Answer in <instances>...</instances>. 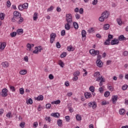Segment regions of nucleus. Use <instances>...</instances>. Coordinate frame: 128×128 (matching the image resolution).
<instances>
[{
	"mask_svg": "<svg viewBox=\"0 0 128 128\" xmlns=\"http://www.w3.org/2000/svg\"><path fill=\"white\" fill-rule=\"evenodd\" d=\"M110 44L112 46L118 44H120V40L115 38L114 40H112Z\"/></svg>",
	"mask_w": 128,
	"mask_h": 128,
	"instance_id": "nucleus-8",
	"label": "nucleus"
},
{
	"mask_svg": "<svg viewBox=\"0 0 128 128\" xmlns=\"http://www.w3.org/2000/svg\"><path fill=\"white\" fill-rule=\"evenodd\" d=\"M56 33H52L50 35V43L54 44V42L56 40Z\"/></svg>",
	"mask_w": 128,
	"mask_h": 128,
	"instance_id": "nucleus-4",
	"label": "nucleus"
},
{
	"mask_svg": "<svg viewBox=\"0 0 128 128\" xmlns=\"http://www.w3.org/2000/svg\"><path fill=\"white\" fill-rule=\"evenodd\" d=\"M19 90L20 94H24V88H20Z\"/></svg>",
	"mask_w": 128,
	"mask_h": 128,
	"instance_id": "nucleus-44",
	"label": "nucleus"
},
{
	"mask_svg": "<svg viewBox=\"0 0 128 128\" xmlns=\"http://www.w3.org/2000/svg\"><path fill=\"white\" fill-rule=\"evenodd\" d=\"M104 20H106V18L102 16L99 18L100 22H104Z\"/></svg>",
	"mask_w": 128,
	"mask_h": 128,
	"instance_id": "nucleus-50",
	"label": "nucleus"
},
{
	"mask_svg": "<svg viewBox=\"0 0 128 128\" xmlns=\"http://www.w3.org/2000/svg\"><path fill=\"white\" fill-rule=\"evenodd\" d=\"M38 12H34V14L33 16V20L34 22H36V20H38Z\"/></svg>",
	"mask_w": 128,
	"mask_h": 128,
	"instance_id": "nucleus-18",
	"label": "nucleus"
},
{
	"mask_svg": "<svg viewBox=\"0 0 128 128\" xmlns=\"http://www.w3.org/2000/svg\"><path fill=\"white\" fill-rule=\"evenodd\" d=\"M108 88L110 92H112V90H114V88H112V86H108Z\"/></svg>",
	"mask_w": 128,
	"mask_h": 128,
	"instance_id": "nucleus-62",
	"label": "nucleus"
},
{
	"mask_svg": "<svg viewBox=\"0 0 128 128\" xmlns=\"http://www.w3.org/2000/svg\"><path fill=\"white\" fill-rule=\"evenodd\" d=\"M119 114H121L122 116H124L126 114V110H124V108L120 109L119 111Z\"/></svg>",
	"mask_w": 128,
	"mask_h": 128,
	"instance_id": "nucleus-21",
	"label": "nucleus"
},
{
	"mask_svg": "<svg viewBox=\"0 0 128 128\" xmlns=\"http://www.w3.org/2000/svg\"><path fill=\"white\" fill-rule=\"evenodd\" d=\"M50 108H52L50 104H46V108L50 109Z\"/></svg>",
	"mask_w": 128,
	"mask_h": 128,
	"instance_id": "nucleus-56",
	"label": "nucleus"
},
{
	"mask_svg": "<svg viewBox=\"0 0 128 128\" xmlns=\"http://www.w3.org/2000/svg\"><path fill=\"white\" fill-rule=\"evenodd\" d=\"M116 22L119 26H122V20L121 18H117Z\"/></svg>",
	"mask_w": 128,
	"mask_h": 128,
	"instance_id": "nucleus-24",
	"label": "nucleus"
},
{
	"mask_svg": "<svg viewBox=\"0 0 128 128\" xmlns=\"http://www.w3.org/2000/svg\"><path fill=\"white\" fill-rule=\"evenodd\" d=\"M26 104H32V98H29L28 100L26 101Z\"/></svg>",
	"mask_w": 128,
	"mask_h": 128,
	"instance_id": "nucleus-37",
	"label": "nucleus"
},
{
	"mask_svg": "<svg viewBox=\"0 0 128 128\" xmlns=\"http://www.w3.org/2000/svg\"><path fill=\"white\" fill-rule=\"evenodd\" d=\"M17 34H24V30L20 28V29H18L17 30Z\"/></svg>",
	"mask_w": 128,
	"mask_h": 128,
	"instance_id": "nucleus-36",
	"label": "nucleus"
},
{
	"mask_svg": "<svg viewBox=\"0 0 128 128\" xmlns=\"http://www.w3.org/2000/svg\"><path fill=\"white\" fill-rule=\"evenodd\" d=\"M61 36H66V30H62V31L61 32Z\"/></svg>",
	"mask_w": 128,
	"mask_h": 128,
	"instance_id": "nucleus-59",
	"label": "nucleus"
},
{
	"mask_svg": "<svg viewBox=\"0 0 128 128\" xmlns=\"http://www.w3.org/2000/svg\"><path fill=\"white\" fill-rule=\"evenodd\" d=\"M6 118H12V112H8L6 114Z\"/></svg>",
	"mask_w": 128,
	"mask_h": 128,
	"instance_id": "nucleus-31",
	"label": "nucleus"
},
{
	"mask_svg": "<svg viewBox=\"0 0 128 128\" xmlns=\"http://www.w3.org/2000/svg\"><path fill=\"white\" fill-rule=\"evenodd\" d=\"M8 89L6 88H4L2 90V96H3V98H6V96H8Z\"/></svg>",
	"mask_w": 128,
	"mask_h": 128,
	"instance_id": "nucleus-9",
	"label": "nucleus"
},
{
	"mask_svg": "<svg viewBox=\"0 0 128 128\" xmlns=\"http://www.w3.org/2000/svg\"><path fill=\"white\" fill-rule=\"evenodd\" d=\"M110 93L108 91H106L105 92L104 96H106V98H108V96H110Z\"/></svg>",
	"mask_w": 128,
	"mask_h": 128,
	"instance_id": "nucleus-45",
	"label": "nucleus"
},
{
	"mask_svg": "<svg viewBox=\"0 0 128 128\" xmlns=\"http://www.w3.org/2000/svg\"><path fill=\"white\" fill-rule=\"evenodd\" d=\"M70 24H72V23L67 22L65 24V30H70Z\"/></svg>",
	"mask_w": 128,
	"mask_h": 128,
	"instance_id": "nucleus-15",
	"label": "nucleus"
},
{
	"mask_svg": "<svg viewBox=\"0 0 128 128\" xmlns=\"http://www.w3.org/2000/svg\"><path fill=\"white\" fill-rule=\"evenodd\" d=\"M102 16H104L105 20H106L110 16V12L106 10L104 11L102 13Z\"/></svg>",
	"mask_w": 128,
	"mask_h": 128,
	"instance_id": "nucleus-6",
	"label": "nucleus"
},
{
	"mask_svg": "<svg viewBox=\"0 0 128 128\" xmlns=\"http://www.w3.org/2000/svg\"><path fill=\"white\" fill-rule=\"evenodd\" d=\"M88 32L89 34H92V32H94V28H91L88 30Z\"/></svg>",
	"mask_w": 128,
	"mask_h": 128,
	"instance_id": "nucleus-60",
	"label": "nucleus"
},
{
	"mask_svg": "<svg viewBox=\"0 0 128 128\" xmlns=\"http://www.w3.org/2000/svg\"><path fill=\"white\" fill-rule=\"evenodd\" d=\"M80 74V72L78 70H76L75 72H74L73 76H78Z\"/></svg>",
	"mask_w": 128,
	"mask_h": 128,
	"instance_id": "nucleus-33",
	"label": "nucleus"
},
{
	"mask_svg": "<svg viewBox=\"0 0 128 128\" xmlns=\"http://www.w3.org/2000/svg\"><path fill=\"white\" fill-rule=\"evenodd\" d=\"M85 98L88 99V98H90L92 96V94L90 92H86L84 94Z\"/></svg>",
	"mask_w": 128,
	"mask_h": 128,
	"instance_id": "nucleus-14",
	"label": "nucleus"
},
{
	"mask_svg": "<svg viewBox=\"0 0 128 128\" xmlns=\"http://www.w3.org/2000/svg\"><path fill=\"white\" fill-rule=\"evenodd\" d=\"M68 52H73V50H74V48L72 46H69L68 47Z\"/></svg>",
	"mask_w": 128,
	"mask_h": 128,
	"instance_id": "nucleus-34",
	"label": "nucleus"
},
{
	"mask_svg": "<svg viewBox=\"0 0 128 128\" xmlns=\"http://www.w3.org/2000/svg\"><path fill=\"white\" fill-rule=\"evenodd\" d=\"M11 6H12V3L10 2V1L8 0L6 2V6H7V8H10Z\"/></svg>",
	"mask_w": 128,
	"mask_h": 128,
	"instance_id": "nucleus-41",
	"label": "nucleus"
},
{
	"mask_svg": "<svg viewBox=\"0 0 128 128\" xmlns=\"http://www.w3.org/2000/svg\"><path fill=\"white\" fill-rule=\"evenodd\" d=\"M90 54L92 56H98L100 54V51L98 50H96L94 49H91L90 50Z\"/></svg>",
	"mask_w": 128,
	"mask_h": 128,
	"instance_id": "nucleus-3",
	"label": "nucleus"
},
{
	"mask_svg": "<svg viewBox=\"0 0 128 128\" xmlns=\"http://www.w3.org/2000/svg\"><path fill=\"white\" fill-rule=\"evenodd\" d=\"M6 42H2L0 44V52H2V50L6 48Z\"/></svg>",
	"mask_w": 128,
	"mask_h": 128,
	"instance_id": "nucleus-11",
	"label": "nucleus"
},
{
	"mask_svg": "<svg viewBox=\"0 0 128 128\" xmlns=\"http://www.w3.org/2000/svg\"><path fill=\"white\" fill-rule=\"evenodd\" d=\"M28 8V3H24L23 4H20L18 6L19 10L22 11Z\"/></svg>",
	"mask_w": 128,
	"mask_h": 128,
	"instance_id": "nucleus-1",
	"label": "nucleus"
},
{
	"mask_svg": "<svg viewBox=\"0 0 128 128\" xmlns=\"http://www.w3.org/2000/svg\"><path fill=\"white\" fill-rule=\"evenodd\" d=\"M26 125V123L24 122H22L20 124V128H24V126Z\"/></svg>",
	"mask_w": 128,
	"mask_h": 128,
	"instance_id": "nucleus-52",
	"label": "nucleus"
},
{
	"mask_svg": "<svg viewBox=\"0 0 128 128\" xmlns=\"http://www.w3.org/2000/svg\"><path fill=\"white\" fill-rule=\"evenodd\" d=\"M2 66H3V68H6L10 66V64H8V62L5 61L4 62L2 63Z\"/></svg>",
	"mask_w": 128,
	"mask_h": 128,
	"instance_id": "nucleus-16",
	"label": "nucleus"
},
{
	"mask_svg": "<svg viewBox=\"0 0 128 128\" xmlns=\"http://www.w3.org/2000/svg\"><path fill=\"white\" fill-rule=\"evenodd\" d=\"M48 78H49L50 80H54V76L52 74H50L49 75Z\"/></svg>",
	"mask_w": 128,
	"mask_h": 128,
	"instance_id": "nucleus-64",
	"label": "nucleus"
},
{
	"mask_svg": "<svg viewBox=\"0 0 128 128\" xmlns=\"http://www.w3.org/2000/svg\"><path fill=\"white\" fill-rule=\"evenodd\" d=\"M10 88L12 90V92H16V88H14V86H10Z\"/></svg>",
	"mask_w": 128,
	"mask_h": 128,
	"instance_id": "nucleus-43",
	"label": "nucleus"
},
{
	"mask_svg": "<svg viewBox=\"0 0 128 128\" xmlns=\"http://www.w3.org/2000/svg\"><path fill=\"white\" fill-rule=\"evenodd\" d=\"M128 85L126 84H124L122 86V90H126V88H128Z\"/></svg>",
	"mask_w": 128,
	"mask_h": 128,
	"instance_id": "nucleus-53",
	"label": "nucleus"
},
{
	"mask_svg": "<svg viewBox=\"0 0 128 128\" xmlns=\"http://www.w3.org/2000/svg\"><path fill=\"white\" fill-rule=\"evenodd\" d=\"M10 36L12 38H14L16 36V32H13L10 34Z\"/></svg>",
	"mask_w": 128,
	"mask_h": 128,
	"instance_id": "nucleus-48",
	"label": "nucleus"
},
{
	"mask_svg": "<svg viewBox=\"0 0 128 128\" xmlns=\"http://www.w3.org/2000/svg\"><path fill=\"white\" fill-rule=\"evenodd\" d=\"M82 38H86V32L85 30H82Z\"/></svg>",
	"mask_w": 128,
	"mask_h": 128,
	"instance_id": "nucleus-29",
	"label": "nucleus"
},
{
	"mask_svg": "<svg viewBox=\"0 0 128 128\" xmlns=\"http://www.w3.org/2000/svg\"><path fill=\"white\" fill-rule=\"evenodd\" d=\"M96 82H100L99 83V86H102L103 84L102 82H104L105 80L102 78V76H101V77H98L96 79Z\"/></svg>",
	"mask_w": 128,
	"mask_h": 128,
	"instance_id": "nucleus-5",
	"label": "nucleus"
},
{
	"mask_svg": "<svg viewBox=\"0 0 128 128\" xmlns=\"http://www.w3.org/2000/svg\"><path fill=\"white\" fill-rule=\"evenodd\" d=\"M27 50H32V48H34V44H30V43L27 44Z\"/></svg>",
	"mask_w": 128,
	"mask_h": 128,
	"instance_id": "nucleus-17",
	"label": "nucleus"
},
{
	"mask_svg": "<svg viewBox=\"0 0 128 128\" xmlns=\"http://www.w3.org/2000/svg\"><path fill=\"white\" fill-rule=\"evenodd\" d=\"M22 16V14L20 13V12L18 11H14V16L16 18H20Z\"/></svg>",
	"mask_w": 128,
	"mask_h": 128,
	"instance_id": "nucleus-12",
	"label": "nucleus"
},
{
	"mask_svg": "<svg viewBox=\"0 0 128 128\" xmlns=\"http://www.w3.org/2000/svg\"><path fill=\"white\" fill-rule=\"evenodd\" d=\"M42 50V48L41 46H38V47L35 48V50L33 51V54H38V52H40Z\"/></svg>",
	"mask_w": 128,
	"mask_h": 128,
	"instance_id": "nucleus-7",
	"label": "nucleus"
},
{
	"mask_svg": "<svg viewBox=\"0 0 128 128\" xmlns=\"http://www.w3.org/2000/svg\"><path fill=\"white\" fill-rule=\"evenodd\" d=\"M89 90L92 92H94V86H90L89 88Z\"/></svg>",
	"mask_w": 128,
	"mask_h": 128,
	"instance_id": "nucleus-46",
	"label": "nucleus"
},
{
	"mask_svg": "<svg viewBox=\"0 0 128 128\" xmlns=\"http://www.w3.org/2000/svg\"><path fill=\"white\" fill-rule=\"evenodd\" d=\"M73 24L76 30H78V23L76 22H74Z\"/></svg>",
	"mask_w": 128,
	"mask_h": 128,
	"instance_id": "nucleus-38",
	"label": "nucleus"
},
{
	"mask_svg": "<svg viewBox=\"0 0 128 128\" xmlns=\"http://www.w3.org/2000/svg\"><path fill=\"white\" fill-rule=\"evenodd\" d=\"M66 20L68 24H72V14H66Z\"/></svg>",
	"mask_w": 128,
	"mask_h": 128,
	"instance_id": "nucleus-2",
	"label": "nucleus"
},
{
	"mask_svg": "<svg viewBox=\"0 0 128 128\" xmlns=\"http://www.w3.org/2000/svg\"><path fill=\"white\" fill-rule=\"evenodd\" d=\"M58 64L61 66V68H64V64L62 60H59L58 62Z\"/></svg>",
	"mask_w": 128,
	"mask_h": 128,
	"instance_id": "nucleus-25",
	"label": "nucleus"
},
{
	"mask_svg": "<svg viewBox=\"0 0 128 128\" xmlns=\"http://www.w3.org/2000/svg\"><path fill=\"white\" fill-rule=\"evenodd\" d=\"M75 16L76 18V20H80V14H76L75 15Z\"/></svg>",
	"mask_w": 128,
	"mask_h": 128,
	"instance_id": "nucleus-63",
	"label": "nucleus"
},
{
	"mask_svg": "<svg viewBox=\"0 0 128 128\" xmlns=\"http://www.w3.org/2000/svg\"><path fill=\"white\" fill-rule=\"evenodd\" d=\"M114 38V36L110 34L108 35V40H112Z\"/></svg>",
	"mask_w": 128,
	"mask_h": 128,
	"instance_id": "nucleus-57",
	"label": "nucleus"
},
{
	"mask_svg": "<svg viewBox=\"0 0 128 128\" xmlns=\"http://www.w3.org/2000/svg\"><path fill=\"white\" fill-rule=\"evenodd\" d=\"M36 100H38V102H40V100H44V96L42 95H40L38 96L37 98H36Z\"/></svg>",
	"mask_w": 128,
	"mask_h": 128,
	"instance_id": "nucleus-23",
	"label": "nucleus"
},
{
	"mask_svg": "<svg viewBox=\"0 0 128 128\" xmlns=\"http://www.w3.org/2000/svg\"><path fill=\"white\" fill-rule=\"evenodd\" d=\"M52 104H60V100H58L56 101H54L51 102Z\"/></svg>",
	"mask_w": 128,
	"mask_h": 128,
	"instance_id": "nucleus-28",
	"label": "nucleus"
},
{
	"mask_svg": "<svg viewBox=\"0 0 128 128\" xmlns=\"http://www.w3.org/2000/svg\"><path fill=\"white\" fill-rule=\"evenodd\" d=\"M88 106L90 108H92L94 109L96 108V102H90L88 104Z\"/></svg>",
	"mask_w": 128,
	"mask_h": 128,
	"instance_id": "nucleus-13",
	"label": "nucleus"
},
{
	"mask_svg": "<svg viewBox=\"0 0 128 128\" xmlns=\"http://www.w3.org/2000/svg\"><path fill=\"white\" fill-rule=\"evenodd\" d=\"M56 46L58 48H60V44L59 42H57L56 44Z\"/></svg>",
	"mask_w": 128,
	"mask_h": 128,
	"instance_id": "nucleus-58",
	"label": "nucleus"
},
{
	"mask_svg": "<svg viewBox=\"0 0 128 128\" xmlns=\"http://www.w3.org/2000/svg\"><path fill=\"white\" fill-rule=\"evenodd\" d=\"M19 18H20V19L18 22V24H22V22H24V18L20 16Z\"/></svg>",
	"mask_w": 128,
	"mask_h": 128,
	"instance_id": "nucleus-39",
	"label": "nucleus"
},
{
	"mask_svg": "<svg viewBox=\"0 0 128 128\" xmlns=\"http://www.w3.org/2000/svg\"><path fill=\"white\" fill-rule=\"evenodd\" d=\"M76 120L80 122V120H82V116L78 114L76 115Z\"/></svg>",
	"mask_w": 128,
	"mask_h": 128,
	"instance_id": "nucleus-35",
	"label": "nucleus"
},
{
	"mask_svg": "<svg viewBox=\"0 0 128 128\" xmlns=\"http://www.w3.org/2000/svg\"><path fill=\"white\" fill-rule=\"evenodd\" d=\"M38 122H34L33 124V128H38Z\"/></svg>",
	"mask_w": 128,
	"mask_h": 128,
	"instance_id": "nucleus-47",
	"label": "nucleus"
},
{
	"mask_svg": "<svg viewBox=\"0 0 128 128\" xmlns=\"http://www.w3.org/2000/svg\"><path fill=\"white\" fill-rule=\"evenodd\" d=\"M103 28H104V30H108V28H110L109 24H105Z\"/></svg>",
	"mask_w": 128,
	"mask_h": 128,
	"instance_id": "nucleus-32",
	"label": "nucleus"
},
{
	"mask_svg": "<svg viewBox=\"0 0 128 128\" xmlns=\"http://www.w3.org/2000/svg\"><path fill=\"white\" fill-rule=\"evenodd\" d=\"M19 74H21L22 76H24V74H28V70H21Z\"/></svg>",
	"mask_w": 128,
	"mask_h": 128,
	"instance_id": "nucleus-19",
	"label": "nucleus"
},
{
	"mask_svg": "<svg viewBox=\"0 0 128 128\" xmlns=\"http://www.w3.org/2000/svg\"><path fill=\"white\" fill-rule=\"evenodd\" d=\"M65 56H66V52H64L62 54H61L60 58H65Z\"/></svg>",
	"mask_w": 128,
	"mask_h": 128,
	"instance_id": "nucleus-51",
	"label": "nucleus"
},
{
	"mask_svg": "<svg viewBox=\"0 0 128 128\" xmlns=\"http://www.w3.org/2000/svg\"><path fill=\"white\" fill-rule=\"evenodd\" d=\"M45 120H47L48 122H50L51 120H50V117L48 116V117H46L45 118Z\"/></svg>",
	"mask_w": 128,
	"mask_h": 128,
	"instance_id": "nucleus-61",
	"label": "nucleus"
},
{
	"mask_svg": "<svg viewBox=\"0 0 128 128\" xmlns=\"http://www.w3.org/2000/svg\"><path fill=\"white\" fill-rule=\"evenodd\" d=\"M52 116H54V118H60V114L58 112L56 113H52L51 114Z\"/></svg>",
	"mask_w": 128,
	"mask_h": 128,
	"instance_id": "nucleus-26",
	"label": "nucleus"
},
{
	"mask_svg": "<svg viewBox=\"0 0 128 128\" xmlns=\"http://www.w3.org/2000/svg\"><path fill=\"white\" fill-rule=\"evenodd\" d=\"M110 39H108L107 40H106V42H104V44L105 46H108V44H110Z\"/></svg>",
	"mask_w": 128,
	"mask_h": 128,
	"instance_id": "nucleus-40",
	"label": "nucleus"
},
{
	"mask_svg": "<svg viewBox=\"0 0 128 128\" xmlns=\"http://www.w3.org/2000/svg\"><path fill=\"white\" fill-rule=\"evenodd\" d=\"M96 64L97 66H98V68H102V66H104V63H102V62L100 60H97L96 61Z\"/></svg>",
	"mask_w": 128,
	"mask_h": 128,
	"instance_id": "nucleus-10",
	"label": "nucleus"
},
{
	"mask_svg": "<svg viewBox=\"0 0 128 128\" xmlns=\"http://www.w3.org/2000/svg\"><path fill=\"white\" fill-rule=\"evenodd\" d=\"M78 80V76H74L72 78V80H74V82H76Z\"/></svg>",
	"mask_w": 128,
	"mask_h": 128,
	"instance_id": "nucleus-55",
	"label": "nucleus"
},
{
	"mask_svg": "<svg viewBox=\"0 0 128 128\" xmlns=\"http://www.w3.org/2000/svg\"><path fill=\"white\" fill-rule=\"evenodd\" d=\"M112 100L113 104H116V100H118V96H114L112 97Z\"/></svg>",
	"mask_w": 128,
	"mask_h": 128,
	"instance_id": "nucleus-22",
	"label": "nucleus"
},
{
	"mask_svg": "<svg viewBox=\"0 0 128 128\" xmlns=\"http://www.w3.org/2000/svg\"><path fill=\"white\" fill-rule=\"evenodd\" d=\"M118 40L120 41L124 40H126V38L124 37V35H120L118 36Z\"/></svg>",
	"mask_w": 128,
	"mask_h": 128,
	"instance_id": "nucleus-30",
	"label": "nucleus"
},
{
	"mask_svg": "<svg viewBox=\"0 0 128 128\" xmlns=\"http://www.w3.org/2000/svg\"><path fill=\"white\" fill-rule=\"evenodd\" d=\"M65 118L66 122H70V116H66Z\"/></svg>",
	"mask_w": 128,
	"mask_h": 128,
	"instance_id": "nucleus-54",
	"label": "nucleus"
},
{
	"mask_svg": "<svg viewBox=\"0 0 128 128\" xmlns=\"http://www.w3.org/2000/svg\"><path fill=\"white\" fill-rule=\"evenodd\" d=\"M0 18L2 20H4V13L0 14Z\"/></svg>",
	"mask_w": 128,
	"mask_h": 128,
	"instance_id": "nucleus-42",
	"label": "nucleus"
},
{
	"mask_svg": "<svg viewBox=\"0 0 128 128\" xmlns=\"http://www.w3.org/2000/svg\"><path fill=\"white\" fill-rule=\"evenodd\" d=\"M94 78H98L102 77V76H100V72H97L94 73Z\"/></svg>",
	"mask_w": 128,
	"mask_h": 128,
	"instance_id": "nucleus-20",
	"label": "nucleus"
},
{
	"mask_svg": "<svg viewBox=\"0 0 128 128\" xmlns=\"http://www.w3.org/2000/svg\"><path fill=\"white\" fill-rule=\"evenodd\" d=\"M54 8L53 7V6H50V8H49L47 10L48 12H52V10H54Z\"/></svg>",
	"mask_w": 128,
	"mask_h": 128,
	"instance_id": "nucleus-49",
	"label": "nucleus"
},
{
	"mask_svg": "<svg viewBox=\"0 0 128 128\" xmlns=\"http://www.w3.org/2000/svg\"><path fill=\"white\" fill-rule=\"evenodd\" d=\"M57 124L58 126H62V120H57Z\"/></svg>",
	"mask_w": 128,
	"mask_h": 128,
	"instance_id": "nucleus-27",
	"label": "nucleus"
}]
</instances>
